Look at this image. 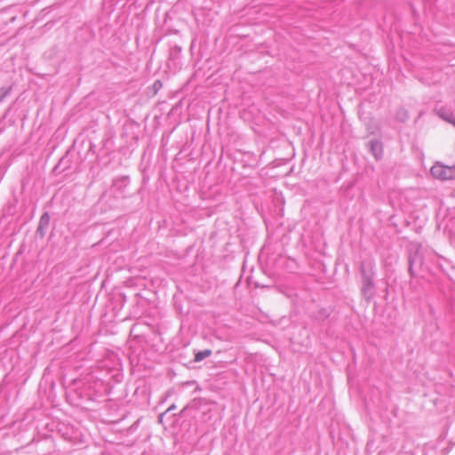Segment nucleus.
I'll use <instances>...</instances> for the list:
<instances>
[{
	"label": "nucleus",
	"instance_id": "nucleus-1",
	"mask_svg": "<svg viewBox=\"0 0 455 455\" xmlns=\"http://www.w3.org/2000/svg\"><path fill=\"white\" fill-rule=\"evenodd\" d=\"M369 151L372 154L375 159L379 160L383 156V145L381 141L378 140H371L367 144Z\"/></svg>",
	"mask_w": 455,
	"mask_h": 455
},
{
	"label": "nucleus",
	"instance_id": "nucleus-2",
	"mask_svg": "<svg viewBox=\"0 0 455 455\" xmlns=\"http://www.w3.org/2000/svg\"><path fill=\"white\" fill-rule=\"evenodd\" d=\"M435 112L443 120L455 126V116L450 109L445 107L435 108Z\"/></svg>",
	"mask_w": 455,
	"mask_h": 455
},
{
	"label": "nucleus",
	"instance_id": "nucleus-3",
	"mask_svg": "<svg viewBox=\"0 0 455 455\" xmlns=\"http://www.w3.org/2000/svg\"><path fill=\"white\" fill-rule=\"evenodd\" d=\"M212 355V350L205 349L204 351L197 352L195 355V362H201L202 360L209 357Z\"/></svg>",
	"mask_w": 455,
	"mask_h": 455
},
{
	"label": "nucleus",
	"instance_id": "nucleus-4",
	"mask_svg": "<svg viewBox=\"0 0 455 455\" xmlns=\"http://www.w3.org/2000/svg\"><path fill=\"white\" fill-rule=\"evenodd\" d=\"M181 53V47L174 46L170 50V58L171 59H178Z\"/></svg>",
	"mask_w": 455,
	"mask_h": 455
},
{
	"label": "nucleus",
	"instance_id": "nucleus-5",
	"mask_svg": "<svg viewBox=\"0 0 455 455\" xmlns=\"http://www.w3.org/2000/svg\"><path fill=\"white\" fill-rule=\"evenodd\" d=\"M433 173H434V177L435 179H438L441 180H451L453 178L451 175H447L448 172H433Z\"/></svg>",
	"mask_w": 455,
	"mask_h": 455
},
{
	"label": "nucleus",
	"instance_id": "nucleus-6",
	"mask_svg": "<svg viewBox=\"0 0 455 455\" xmlns=\"http://www.w3.org/2000/svg\"><path fill=\"white\" fill-rule=\"evenodd\" d=\"M12 86L0 88V102L11 92Z\"/></svg>",
	"mask_w": 455,
	"mask_h": 455
},
{
	"label": "nucleus",
	"instance_id": "nucleus-7",
	"mask_svg": "<svg viewBox=\"0 0 455 455\" xmlns=\"http://www.w3.org/2000/svg\"><path fill=\"white\" fill-rule=\"evenodd\" d=\"M397 118L400 120V121H404L408 118V115H407V112L403 109H400L397 114Z\"/></svg>",
	"mask_w": 455,
	"mask_h": 455
},
{
	"label": "nucleus",
	"instance_id": "nucleus-8",
	"mask_svg": "<svg viewBox=\"0 0 455 455\" xmlns=\"http://www.w3.org/2000/svg\"><path fill=\"white\" fill-rule=\"evenodd\" d=\"M161 87H162V83H161V81L156 80V81L154 83V88H155L156 90H158V89H159V88H161Z\"/></svg>",
	"mask_w": 455,
	"mask_h": 455
},
{
	"label": "nucleus",
	"instance_id": "nucleus-9",
	"mask_svg": "<svg viewBox=\"0 0 455 455\" xmlns=\"http://www.w3.org/2000/svg\"><path fill=\"white\" fill-rule=\"evenodd\" d=\"M438 166L441 167V168H443V169H446V168H449L451 170V172H453V169L451 167H449V166H445L443 164H441L440 163H437Z\"/></svg>",
	"mask_w": 455,
	"mask_h": 455
},
{
	"label": "nucleus",
	"instance_id": "nucleus-10",
	"mask_svg": "<svg viewBox=\"0 0 455 455\" xmlns=\"http://www.w3.org/2000/svg\"><path fill=\"white\" fill-rule=\"evenodd\" d=\"M64 159H61L60 162L59 163L58 165H56L54 168H53V171H56L60 165L61 164L63 163Z\"/></svg>",
	"mask_w": 455,
	"mask_h": 455
},
{
	"label": "nucleus",
	"instance_id": "nucleus-11",
	"mask_svg": "<svg viewBox=\"0 0 455 455\" xmlns=\"http://www.w3.org/2000/svg\"><path fill=\"white\" fill-rule=\"evenodd\" d=\"M436 166H438V164H436V165H433V166L430 168V170H429V171H430V172H433V171H434V169H435Z\"/></svg>",
	"mask_w": 455,
	"mask_h": 455
}]
</instances>
